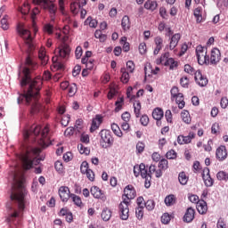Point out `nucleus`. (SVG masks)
Returning a JSON list of instances; mask_svg holds the SVG:
<instances>
[{"label": "nucleus", "mask_w": 228, "mask_h": 228, "mask_svg": "<svg viewBox=\"0 0 228 228\" xmlns=\"http://www.w3.org/2000/svg\"><path fill=\"white\" fill-rule=\"evenodd\" d=\"M68 92H69V97L76 95V92H77V86H76V84L69 85V86L68 87Z\"/></svg>", "instance_id": "obj_50"}, {"label": "nucleus", "mask_w": 228, "mask_h": 228, "mask_svg": "<svg viewBox=\"0 0 228 228\" xmlns=\"http://www.w3.org/2000/svg\"><path fill=\"white\" fill-rule=\"evenodd\" d=\"M29 4L28 3H24L21 7H20V12L22 13V15H28L29 13Z\"/></svg>", "instance_id": "obj_46"}, {"label": "nucleus", "mask_w": 228, "mask_h": 228, "mask_svg": "<svg viewBox=\"0 0 228 228\" xmlns=\"http://www.w3.org/2000/svg\"><path fill=\"white\" fill-rule=\"evenodd\" d=\"M12 179L14 181V185L12 186L13 191L11 194V200L16 202L17 205H7L8 215L6 222L9 224L11 228H19L20 222H22V211H24L25 208L24 197H26V188L24 187L22 175L20 176V179H19L17 174H14Z\"/></svg>", "instance_id": "obj_2"}, {"label": "nucleus", "mask_w": 228, "mask_h": 228, "mask_svg": "<svg viewBox=\"0 0 228 228\" xmlns=\"http://www.w3.org/2000/svg\"><path fill=\"white\" fill-rule=\"evenodd\" d=\"M126 69L128 72L133 73L134 71V62H133V61H128L126 62Z\"/></svg>", "instance_id": "obj_63"}, {"label": "nucleus", "mask_w": 228, "mask_h": 228, "mask_svg": "<svg viewBox=\"0 0 228 228\" xmlns=\"http://www.w3.org/2000/svg\"><path fill=\"white\" fill-rule=\"evenodd\" d=\"M59 197L62 202H68L70 199V190L67 186L59 188Z\"/></svg>", "instance_id": "obj_15"}, {"label": "nucleus", "mask_w": 228, "mask_h": 228, "mask_svg": "<svg viewBox=\"0 0 228 228\" xmlns=\"http://www.w3.org/2000/svg\"><path fill=\"white\" fill-rule=\"evenodd\" d=\"M140 122L142 126H148L149 125V116L142 115L140 118Z\"/></svg>", "instance_id": "obj_64"}, {"label": "nucleus", "mask_w": 228, "mask_h": 228, "mask_svg": "<svg viewBox=\"0 0 228 228\" xmlns=\"http://www.w3.org/2000/svg\"><path fill=\"white\" fill-rule=\"evenodd\" d=\"M194 218H195V209L191 208H187L183 216V222H186V224H190L193 222Z\"/></svg>", "instance_id": "obj_20"}, {"label": "nucleus", "mask_w": 228, "mask_h": 228, "mask_svg": "<svg viewBox=\"0 0 228 228\" xmlns=\"http://www.w3.org/2000/svg\"><path fill=\"white\" fill-rule=\"evenodd\" d=\"M89 170L90 169H89V167H88V162H86V161L82 162V164L80 166L81 174L86 175Z\"/></svg>", "instance_id": "obj_57"}, {"label": "nucleus", "mask_w": 228, "mask_h": 228, "mask_svg": "<svg viewBox=\"0 0 228 228\" xmlns=\"http://www.w3.org/2000/svg\"><path fill=\"white\" fill-rule=\"evenodd\" d=\"M40 148H31L27 150L25 153H20L18 155V159L21 161L22 167L25 170H29L33 167V165H38L40 159L35 158L40 154Z\"/></svg>", "instance_id": "obj_5"}, {"label": "nucleus", "mask_w": 228, "mask_h": 228, "mask_svg": "<svg viewBox=\"0 0 228 228\" xmlns=\"http://www.w3.org/2000/svg\"><path fill=\"white\" fill-rule=\"evenodd\" d=\"M141 177L142 179H145L144 181V186L145 188H151V181L152 179V176L151 174L147 171V168L145 167V164H141Z\"/></svg>", "instance_id": "obj_10"}, {"label": "nucleus", "mask_w": 228, "mask_h": 228, "mask_svg": "<svg viewBox=\"0 0 228 228\" xmlns=\"http://www.w3.org/2000/svg\"><path fill=\"white\" fill-rule=\"evenodd\" d=\"M38 65L36 64L31 57H27L25 66L20 69L19 79L23 94L18 97V104L30 105V113L35 115L42 111V105L38 102V92L42 88V78L37 77L35 79L31 78V70H35Z\"/></svg>", "instance_id": "obj_1"}, {"label": "nucleus", "mask_w": 228, "mask_h": 228, "mask_svg": "<svg viewBox=\"0 0 228 228\" xmlns=\"http://www.w3.org/2000/svg\"><path fill=\"white\" fill-rule=\"evenodd\" d=\"M121 81L122 83H128L129 82V73L126 69V68H122L121 70Z\"/></svg>", "instance_id": "obj_43"}, {"label": "nucleus", "mask_w": 228, "mask_h": 228, "mask_svg": "<svg viewBox=\"0 0 228 228\" xmlns=\"http://www.w3.org/2000/svg\"><path fill=\"white\" fill-rule=\"evenodd\" d=\"M169 53H165L164 54L161 55L160 58L156 60V64L157 65H165L167 63V61H168V60H170V58H168Z\"/></svg>", "instance_id": "obj_36"}, {"label": "nucleus", "mask_w": 228, "mask_h": 228, "mask_svg": "<svg viewBox=\"0 0 228 228\" xmlns=\"http://www.w3.org/2000/svg\"><path fill=\"white\" fill-rule=\"evenodd\" d=\"M34 4H38L44 10H48L52 20H54L58 7L54 4V0H33Z\"/></svg>", "instance_id": "obj_7"}, {"label": "nucleus", "mask_w": 228, "mask_h": 228, "mask_svg": "<svg viewBox=\"0 0 228 228\" xmlns=\"http://www.w3.org/2000/svg\"><path fill=\"white\" fill-rule=\"evenodd\" d=\"M180 85L183 86V88H188V86L190 85V79H188L187 77H183L180 79Z\"/></svg>", "instance_id": "obj_58"}, {"label": "nucleus", "mask_w": 228, "mask_h": 228, "mask_svg": "<svg viewBox=\"0 0 228 228\" xmlns=\"http://www.w3.org/2000/svg\"><path fill=\"white\" fill-rule=\"evenodd\" d=\"M45 33H47L48 35H53L54 33V26H53L51 23H47L43 28Z\"/></svg>", "instance_id": "obj_48"}, {"label": "nucleus", "mask_w": 228, "mask_h": 228, "mask_svg": "<svg viewBox=\"0 0 228 228\" xmlns=\"http://www.w3.org/2000/svg\"><path fill=\"white\" fill-rule=\"evenodd\" d=\"M8 19H10V17L8 15H4L0 21V26L4 31H6L10 28Z\"/></svg>", "instance_id": "obj_37"}, {"label": "nucleus", "mask_w": 228, "mask_h": 228, "mask_svg": "<svg viewBox=\"0 0 228 228\" xmlns=\"http://www.w3.org/2000/svg\"><path fill=\"white\" fill-rule=\"evenodd\" d=\"M194 17L198 24H200V22L204 20V18L202 17V7H198L194 10Z\"/></svg>", "instance_id": "obj_28"}, {"label": "nucleus", "mask_w": 228, "mask_h": 228, "mask_svg": "<svg viewBox=\"0 0 228 228\" xmlns=\"http://www.w3.org/2000/svg\"><path fill=\"white\" fill-rule=\"evenodd\" d=\"M77 149L80 154H86V156H88V154H90V149L85 147V145L83 144H78Z\"/></svg>", "instance_id": "obj_51"}, {"label": "nucleus", "mask_w": 228, "mask_h": 228, "mask_svg": "<svg viewBox=\"0 0 228 228\" xmlns=\"http://www.w3.org/2000/svg\"><path fill=\"white\" fill-rule=\"evenodd\" d=\"M216 156L219 161H224V159H227V149L225 146H220L217 148Z\"/></svg>", "instance_id": "obj_22"}, {"label": "nucleus", "mask_w": 228, "mask_h": 228, "mask_svg": "<svg viewBox=\"0 0 228 228\" xmlns=\"http://www.w3.org/2000/svg\"><path fill=\"white\" fill-rule=\"evenodd\" d=\"M159 170H167V168H168V160H167L166 159H162L161 160H159Z\"/></svg>", "instance_id": "obj_52"}, {"label": "nucleus", "mask_w": 228, "mask_h": 228, "mask_svg": "<svg viewBox=\"0 0 228 228\" xmlns=\"http://www.w3.org/2000/svg\"><path fill=\"white\" fill-rule=\"evenodd\" d=\"M144 208H146L148 211H152L154 208H156V202L153 200H148L144 203Z\"/></svg>", "instance_id": "obj_45"}, {"label": "nucleus", "mask_w": 228, "mask_h": 228, "mask_svg": "<svg viewBox=\"0 0 228 228\" xmlns=\"http://www.w3.org/2000/svg\"><path fill=\"white\" fill-rule=\"evenodd\" d=\"M174 216L168 213H164L161 216V223L164 224V225H167V224H170V220H172Z\"/></svg>", "instance_id": "obj_39"}, {"label": "nucleus", "mask_w": 228, "mask_h": 228, "mask_svg": "<svg viewBox=\"0 0 228 228\" xmlns=\"http://www.w3.org/2000/svg\"><path fill=\"white\" fill-rule=\"evenodd\" d=\"M86 24H89L90 28H97L96 20L92 19V17H88L86 20Z\"/></svg>", "instance_id": "obj_59"}, {"label": "nucleus", "mask_w": 228, "mask_h": 228, "mask_svg": "<svg viewBox=\"0 0 228 228\" xmlns=\"http://www.w3.org/2000/svg\"><path fill=\"white\" fill-rule=\"evenodd\" d=\"M196 208L200 215H206V213H208V203L205 200H200L197 202Z\"/></svg>", "instance_id": "obj_21"}, {"label": "nucleus", "mask_w": 228, "mask_h": 228, "mask_svg": "<svg viewBox=\"0 0 228 228\" xmlns=\"http://www.w3.org/2000/svg\"><path fill=\"white\" fill-rule=\"evenodd\" d=\"M79 8H81V4H79L76 3V2L71 3L70 10H71V12L74 15H77V13H78Z\"/></svg>", "instance_id": "obj_47"}, {"label": "nucleus", "mask_w": 228, "mask_h": 228, "mask_svg": "<svg viewBox=\"0 0 228 228\" xmlns=\"http://www.w3.org/2000/svg\"><path fill=\"white\" fill-rule=\"evenodd\" d=\"M57 53L61 58H69V54H70V46L67 44H63L57 49Z\"/></svg>", "instance_id": "obj_17"}, {"label": "nucleus", "mask_w": 228, "mask_h": 228, "mask_svg": "<svg viewBox=\"0 0 228 228\" xmlns=\"http://www.w3.org/2000/svg\"><path fill=\"white\" fill-rule=\"evenodd\" d=\"M165 67H169V70H175L177 69V61L174 60V58H169L166 63H164Z\"/></svg>", "instance_id": "obj_34"}, {"label": "nucleus", "mask_w": 228, "mask_h": 228, "mask_svg": "<svg viewBox=\"0 0 228 228\" xmlns=\"http://www.w3.org/2000/svg\"><path fill=\"white\" fill-rule=\"evenodd\" d=\"M143 208L144 207H137L135 208V216L138 220H142V218H143Z\"/></svg>", "instance_id": "obj_54"}, {"label": "nucleus", "mask_w": 228, "mask_h": 228, "mask_svg": "<svg viewBox=\"0 0 228 228\" xmlns=\"http://www.w3.org/2000/svg\"><path fill=\"white\" fill-rule=\"evenodd\" d=\"M49 136V126H33L29 130L23 132L24 140L28 138L35 139L41 147H47V140Z\"/></svg>", "instance_id": "obj_3"}, {"label": "nucleus", "mask_w": 228, "mask_h": 228, "mask_svg": "<svg viewBox=\"0 0 228 228\" xmlns=\"http://www.w3.org/2000/svg\"><path fill=\"white\" fill-rule=\"evenodd\" d=\"M111 218V210L108 208H105L102 211V219L103 222H109Z\"/></svg>", "instance_id": "obj_30"}, {"label": "nucleus", "mask_w": 228, "mask_h": 228, "mask_svg": "<svg viewBox=\"0 0 228 228\" xmlns=\"http://www.w3.org/2000/svg\"><path fill=\"white\" fill-rule=\"evenodd\" d=\"M218 181H228V174L224 171H219L216 175Z\"/></svg>", "instance_id": "obj_53"}, {"label": "nucleus", "mask_w": 228, "mask_h": 228, "mask_svg": "<svg viewBox=\"0 0 228 228\" xmlns=\"http://www.w3.org/2000/svg\"><path fill=\"white\" fill-rule=\"evenodd\" d=\"M167 159H175L177 157V153L174 150H170L169 151L167 152L166 154Z\"/></svg>", "instance_id": "obj_61"}, {"label": "nucleus", "mask_w": 228, "mask_h": 228, "mask_svg": "<svg viewBox=\"0 0 228 228\" xmlns=\"http://www.w3.org/2000/svg\"><path fill=\"white\" fill-rule=\"evenodd\" d=\"M102 124V116L96 115L94 118H93L92 125L90 127L91 133H94V131H97L101 125Z\"/></svg>", "instance_id": "obj_19"}, {"label": "nucleus", "mask_w": 228, "mask_h": 228, "mask_svg": "<svg viewBox=\"0 0 228 228\" xmlns=\"http://www.w3.org/2000/svg\"><path fill=\"white\" fill-rule=\"evenodd\" d=\"M111 129L114 134H116V136H118V138H122L123 136L122 130H120V127L118 126V125L113 123L111 125Z\"/></svg>", "instance_id": "obj_42"}, {"label": "nucleus", "mask_w": 228, "mask_h": 228, "mask_svg": "<svg viewBox=\"0 0 228 228\" xmlns=\"http://www.w3.org/2000/svg\"><path fill=\"white\" fill-rule=\"evenodd\" d=\"M179 40H181L180 33H176L171 37L169 45L167 46L168 47L169 51H174L175 47H177Z\"/></svg>", "instance_id": "obj_18"}, {"label": "nucleus", "mask_w": 228, "mask_h": 228, "mask_svg": "<svg viewBox=\"0 0 228 228\" xmlns=\"http://www.w3.org/2000/svg\"><path fill=\"white\" fill-rule=\"evenodd\" d=\"M144 8L146 10H151V12H154V10H156V8H158V2L148 0L144 4Z\"/></svg>", "instance_id": "obj_33"}, {"label": "nucleus", "mask_w": 228, "mask_h": 228, "mask_svg": "<svg viewBox=\"0 0 228 228\" xmlns=\"http://www.w3.org/2000/svg\"><path fill=\"white\" fill-rule=\"evenodd\" d=\"M72 202H74V204L76 206H78V208H81V206H83V201L81 200V198L76 194H70V198Z\"/></svg>", "instance_id": "obj_40"}, {"label": "nucleus", "mask_w": 228, "mask_h": 228, "mask_svg": "<svg viewBox=\"0 0 228 228\" xmlns=\"http://www.w3.org/2000/svg\"><path fill=\"white\" fill-rule=\"evenodd\" d=\"M178 181H179L180 184H182L183 186L187 184L188 183V177L186 176V173H184V172L179 173Z\"/></svg>", "instance_id": "obj_41"}, {"label": "nucleus", "mask_w": 228, "mask_h": 228, "mask_svg": "<svg viewBox=\"0 0 228 228\" xmlns=\"http://www.w3.org/2000/svg\"><path fill=\"white\" fill-rule=\"evenodd\" d=\"M38 58L41 60L42 65H45L49 61V57L45 54V48H41L38 51Z\"/></svg>", "instance_id": "obj_26"}, {"label": "nucleus", "mask_w": 228, "mask_h": 228, "mask_svg": "<svg viewBox=\"0 0 228 228\" xmlns=\"http://www.w3.org/2000/svg\"><path fill=\"white\" fill-rule=\"evenodd\" d=\"M193 138H195V134L193 132H190L188 135H178L176 142L179 145H188V143H191V140H193Z\"/></svg>", "instance_id": "obj_12"}, {"label": "nucleus", "mask_w": 228, "mask_h": 228, "mask_svg": "<svg viewBox=\"0 0 228 228\" xmlns=\"http://www.w3.org/2000/svg\"><path fill=\"white\" fill-rule=\"evenodd\" d=\"M202 178L205 186H207L208 188H211V186H213L215 181L213 180V178H211V175H209V168H205L203 170Z\"/></svg>", "instance_id": "obj_16"}, {"label": "nucleus", "mask_w": 228, "mask_h": 228, "mask_svg": "<svg viewBox=\"0 0 228 228\" xmlns=\"http://www.w3.org/2000/svg\"><path fill=\"white\" fill-rule=\"evenodd\" d=\"M166 206H174V204H175V196L171 194V195H168L165 198V200H164Z\"/></svg>", "instance_id": "obj_38"}, {"label": "nucleus", "mask_w": 228, "mask_h": 228, "mask_svg": "<svg viewBox=\"0 0 228 228\" xmlns=\"http://www.w3.org/2000/svg\"><path fill=\"white\" fill-rule=\"evenodd\" d=\"M121 27L123 31H128L131 28V20H129V16L126 15L122 18Z\"/></svg>", "instance_id": "obj_25"}, {"label": "nucleus", "mask_w": 228, "mask_h": 228, "mask_svg": "<svg viewBox=\"0 0 228 228\" xmlns=\"http://www.w3.org/2000/svg\"><path fill=\"white\" fill-rule=\"evenodd\" d=\"M100 136V145L102 149H109L113 145V135L111 134V131L108 129H102L98 134Z\"/></svg>", "instance_id": "obj_8"}, {"label": "nucleus", "mask_w": 228, "mask_h": 228, "mask_svg": "<svg viewBox=\"0 0 228 228\" xmlns=\"http://www.w3.org/2000/svg\"><path fill=\"white\" fill-rule=\"evenodd\" d=\"M75 56L77 60H79L83 56V48L81 46H77L75 50Z\"/></svg>", "instance_id": "obj_62"}, {"label": "nucleus", "mask_w": 228, "mask_h": 228, "mask_svg": "<svg viewBox=\"0 0 228 228\" xmlns=\"http://www.w3.org/2000/svg\"><path fill=\"white\" fill-rule=\"evenodd\" d=\"M181 118L184 124H191V117L190 116V112L188 110H183L181 113Z\"/></svg>", "instance_id": "obj_35"}, {"label": "nucleus", "mask_w": 228, "mask_h": 228, "mask_svg": "<svg viewBox=\"0 0 228 228\" xmlns=\"http://www.w3.org/2000/svg\"><path fill=\"white\" fill-rule=\"evenodd\" d=\"M141 172H142V164L140 165H135L134 167V175L135 177H138L140 175H141Z\"/></svg>", "instance_id": "obj_60"}, {"label": "nucleus", "mask_w": 228, "mask_h": 228, "mask_svg": "<svg viewBox=\"0 0 228 228\" xmlns=\"http://www.w3.org/2000/svg\"><path fill=\"white\" fill-rule=\"evenodd\" d=\"M95 38H99L101 42H104L106 40V35L102 34L101 30H96L94 32Z\"/></svg>", "instance_id": "obj_55"}, {"label": "nucleus", "mask_w": 228, "mask_h": 228, "mask_svg": "<svg viewBox=\"0 0 228 228\" xmlns=\"http://www.w3.org/2000/svg\"><path fill=\"white\" fill-rule=\"evenodd\" d=\"M154 43H155V49L153 51V54H159V51L163 49V39L161 37H156L154 38Z\"/></svg>", "instance_id": "obj_23"}, {"label": "nucleus", "mask_w": 228, "mask_h": 228, "mask_svg": "<svg viewBox=\"0 0 228 228\" xmlns=\"http://www.w3.org/2000/svg\"><path fill=\"white\" fill-rule=\"evenodd\" d=\"M18 35L23 38L26 45H28L30 51H33L35 46L33 45V37H31V32L26 28L24 24L19 23L16 28Z\"/></svg>", "instance_id": "obj_6"}, {"label": "nucleus", "mask_w": 228, "mask_h": 228, "mask_svg": "<svg viewBox=\"0 0 228 228\" xmlns=\"http://www.w3.org/2000/svg\"><path fill=\"white\" fill-rule=\"evenodd\" d=\"M196 56L199 65H209V56L208 55V48L201 45L196 48Z\"/></svg>", "instance_id": "obj_9"}, {"label": "nucleus", "mask_w": 228, "mask_h": 228, "mask_svg": "<svg viewBox=\"0 0 228 228\" xmlns=\"http://www.w3.org/2000/svg\"><path fill=\"white\" fill-rule=\"evenodd\" d=\"M158 72H159V67H156L155 69H151V65L144 67L145 79H147V77H151V74L156 75V74H158Z\"/></svg>", "instance_id": "obj_27"}, {"label": "nucleus", "mask_w": 228, "mask_h": 228, "mask_svg": "<svg viewBox=\"0 0 228 228\" xmlns=\"http://www.w3.org/2000/svg\"><path fill=\"white\" fill-rule=\"evenodd\" d=\"M136 197V191L133 185H127L124 190L123 201L118 206L119 216L121 220L129 218V200Z\"/></svg>", "instance_id": "obj_4"}, {"label": "nucleus", "mask_w": 228, "mask_h": 228, "mask_svg": "<svg viewBox=\"0 0 228 228\" xmlns=\"http://www.w3.org/2000/svg\"><path fill=\"white\" fill-rule=\"evenodd\" d=\"M120 45H123V51L125 53H128L130 47H129V43H127V37H121Z\"/></svg>", "instance_id": "obj_44"}, {"label": "nucleus", "mask_w": 228, "mask_h": 228, "mask_svg": "<svg viewBox=\"0 0 228 228\" xmlns=\"http://www.w3.org/2000/svg\"><path fill=\"white\" fill-rule=\"evenodd\" d=\"M194 79L197 85H199V86L204 87L208 86V77H206V76H203L200 70L196 71L194 75Z\"/></svg>", "instance_id": "obj_14"}, {"label": "nucleus", "mask_w": 228, "mask_h": 228, "mask_svg": "<svg viewBox=\"0 0 228 228\" xmlns=\"http://www.w3.org/2000/svg\"><path fill=\"white\" fill-rule=\"evenodd\" d=\"M175 102L178 105L179 110H183V108H184L185 106V102H184V96L183 95V94H179L178 96L175 97Z\"/></svg>", "instance_id": "obj_31"}, {"label": "nucleus", "mask_w": 228, "mask_h": 228, "mask_svg": "<svg viewBox=\"0 0 228 228\" xmlns=\"http://www.w3.org/2000/svg\"><path fill=\"white\" fill-rule=\"evenodd\" d=\"M164 112L161 108H156L152 111V117L155 120H158L157 126H159V120L163 118Z\"/></svg>", "instance_id": "obj_24"}, {"label": "nucleus", "mask_w": 228, "mask_h": 228, "mask_svg": "<svg viewBox=\"0 0 228 228\" xmlns=\"http://www.w3.org/2000/svg\"><path fill=\"white\" fill-rule=\"evenodd\" d=\"M222 58V53L218 48H213L210 53L209 64L216 65Z\"/></svg>", "instance_id": "obj_13"}, {"label": "nucleus", "mask_w": 228, "mask_h": 228, "mask_svg": "<svg viewBox=\"0 0 228 228\" xmlns=\"http://www.w3.org/2000/svg\"><path fill=\"white\" fill-rule=\"evenodd\" d=\"M145 151V143L142 142H138L136 144V152L137 154H142Z\"/></svg>", "instance_id": "obj_56"}, {"label": "nucleus", "mask_w": 228, "mask_h": 228, "mask_svg": "<svg viewBox=\"0 0 228 228\" xmlns=\"http://www.w3.org/2000/svg\"><path fill=\"white\" fill-rule=\"evenodd\" d=\"M149 173L150 175H152V174H155V177L159 178L161 175H163V171L161 169H156V167L154 165H151L149 167Z\"/></svg>", "instance_id": "obj_29"}, {"label": "nucleus", "mask_w": 228, "mask_h": 228, "mask_svg": "<svg viewBox=\"0 0 228 228\" xmlns=\"http://www.w3.org/2000/svg\"><path fill=\"white\" fill-rule=\"evenodd\" d=\"M141 111H142V103L140 102V101L135 100L134 102V113L136 118H139L141 115Z\"/></svg>", "instance_id": "obj_32"}, {"label": "nucleus", "mask_w": 228, "mask_h": 228, "mask_svg": "<svg viewBox=\"0 0 228 228\" xmlns=\"http://www.w3.org/2000/svg\"><path fill=\"white\" fill-rule=\"evenodd\" d=\"M184 72L187 74H190L191 76H195L197 74V71L193 67H191L190 64H185L184 65Z\"/></svg>", "instance_id": "obj_49"}, {"label": "nucleus", "mask_w": 228, "mask_h": 228, "mask_svg": "<svg viewBox=\"0 0 228 228\" xmlns=\"http://www.w3.org/2000/svg\"><path fill=\"white\" fill-rule=\"evenodd\" d=\"M91 195H93L94 199H98L100 200H102L103 202H106V194H104L103 191L101 190V188L97 186L91 187L90 190Z\"/></svg>", "instance_id": "obj_11"}]
</instances>
